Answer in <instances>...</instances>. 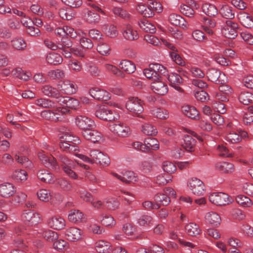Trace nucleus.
<instances>
[{"instance_id":"obj_1","label":"nucleus","mask_w":253,"mask_h":253,"mask_svg":"<svg viewBox=\"0 0 253 253\" xmlns=\"http://www.w3.org/2000/svg\"><path fill=\"white\" fill-rule=\"evenodd\" d=\"M57 156L64 172L70 177L76 179L77 174L72 169L76 165L74 161L63 154H59Z\"/></svg>"},{"instance_id":"obj_2","label":"nucleus","mask_w":253,"mask_h":253,"mask_svg":"<svg viewBox=\"0 0 253 253\" xmlns=\"http://www.w3.org/2000/svg\"><path fill=\"white\" fill-rule=\"evenodd\" d=\"M143 101L138 97H132L129 98L126 104V108L133 115L137 117L143 112Z\"/></svg>"},{"instance_id":"obj_3","label":"nucleus","mask_w":253,"mask_h":253,"mask_svg":"<svg viewBox=\"0 0 253 253\" xmlns=\"http://www.w3.org/2000/svg\"><path fill=\"white\" fill-rule=\"evenodd\" d=\"M239 28L237 23L230 20H226L225 24L221 28V32L225 37L230 39H234L237 36Z\"/></svg>"},{"instance_id":"obj_4","label":"nucleus","mask_w":253,"mask_h":253,"mask_svg":"<svg viewBox=\"0 0 253 253\" xmlns=\"http://www.w3.org/2000/svg\"><path fill=\"white\" fill-rule=\"evenodd\" d=\"M89 156L92 160V163L99 164L103 166H108L110 163L109 157L98 150H91Z\"/></svg>"},{"instance_id":"obj_5","label":"nucleus","mask_w":253,"mask_h":253,"mask_svg":"<svg viewBox=\"0 0 253 253\" xmlns=\"http://www.w3.org/2000/svg\"><path fill=\"white\" fill-rule=\"evenodd\" d=\"M22 220L30 226L37 224L41 220L40 214L34 211L25 210L21 215Z\"/></svg>"},{"instance_id":"obj_6","label":"nucleus","mask_w":253,"mask_h":253,"mask_svg":"<svg viewBox=\"0 0 253 253\" xmlns=\"http://www.w3.org/2000/svg\"><path fill=\"white\" fill-rule=\"evenodd\" d=\"M39 157L43 165L47 168L54 170L59 169V164L56 158L51 155H47L43 153H40Z\"/></svg>"},{"instance_id":"obj_7","label":"nucleus","mask_w":253,"mask_h":253,"mask_svg":"<svg viewBox=\"0 0 253 253\" xmlns=\"http://www.w3.org/2000/svg\"><path fill=\"white\" fill-rule=\"evenodd\" d=\"M76 124L77 126L82 130V131H86L89 128H95L94 122L90 118L85 116H78L76 118Z\"/></svg>"},{"instance_id":"obj_8","label":"nucleus","mask_w":253,"mask_h":253,"mask_svg":"<svg viewBox=\"0 0 253 253\" xmlns=\"http://www.w3.org/2000/svg\"><path fill=\"white\" fill-rule=\"evenodd\" d=\"M209 200L211 203L217 206H224L230 202L229 200V196L222 192L211 194L209 196Z\"/></svg>"},{"instance_id":"obj_9","label":"nucleus","mask_w":253,"mask_h":253,"mask_svg":"<svg viewBox=\"0 0 253 253\" xmlns=\"http://www.w3.org/2000/svg\"><path fill=\"white\" fill-rule=\"evenodd\" d=\"M189 186L193 193L197 196H202L205 192V185L203 181L197 178H192Z\"/></svg>"},{"instance_id":"obj_10","label":"nucleus","mask_w":253,"mask_h":253,"mask_svg":"<svg viewBox=\"0 0 253 253\" xmlns=\"http://www.w3.org/2000/svg\"><path fill=\"white\" fill-rule=\"evenodd\" d=\"M95 116L99 119L106 121H112L115 119L113 112L105 106L100 107L96 111Z\"/></svg>"},{"instance_id":"obj_11","label":"nucleus","mask_w":253,"mask_h":253,"mask_svg":"<svg viewBox=\"0 0 253 253\" xmlns=\"http://www.w3.org/2000/svg\"><path fill=\"white\" fill-rule=\"evenodd\" d=\"M110 130L121 137H126L130 134L128 126L122 123L113 124L109 126Z\"/></svg>"},{"instance_id":"obj_12","label":"nucleus","mask_w":253,"mask_h":253,"mask_svg":"<svg viewBox=\"0 0 253 253\" xmlns=\"http://www.w3.org/2000/svg\"><path fill=\"white\" fill-rule=\"evenodd\" d=\"M151 88L153 91L159 95H164L168 92L167 84L159 79L153 81L151 85Z\"/></svg>"},{"instance_id":"obj_13","label":"nucleus","mask_w":253,"mask_h":253,"mask_svg":"<svg viewBox=\"0 0 253 253\" xmlns=\"http://www.w3.org/2000/svg\"><path fill=\"white\" fill-rule=\"evenodd\" d=\"M82 133L86 140L94 143L98 142L102 137V134L94 128H89L86 131H82Z\"/></svg>"},{"instance_id":"obj_14","label":"nucleus","mask_w":253,"mask_h":253,"mask_svg":"<svg viewBox=\"0 0 253 253\" xmlns=\"http://www.w3.org/2000/svg\"><path fill=\"white\" fill-rule=\"evenodd\" d=\"M41 116L46 120L54 122L61 121L63 119L60 114L57 112L56 109L43 110L41 112Z\"/></svg>"},{"instance_id":"obj_15","label":"nucleus","mask_w":253,"mask_h":253,"mask_svg":"<svg viewBox=\"0 0 253 253\" xmlns=\"http://www.w3.org/2000/svg\"><path fill=\"white\" fill-rule=\"evenodd\" d=\"M89 94L94 99L107 101L110 98V94L108 91L98 88H92L89 90Z\"/></svg>"},{"instance_id":"obj_16","label":"nucleus","mask_w":253,"mask_h":253,"mask_svg":"<svg viewBox=\"0 0 253 253\" xmlns=\"http://www.w3.org/2000/svg\"><path fill=\"white\" fill-rule=\"evenodd\" d=\"M168 80L169 85L180 92H183V90L180 86L183 83V79L181 77L176 73H171L169 75Z\"/></svg>"},{"instance_id":"obj_17","label":"nucleus","mask_w":253,"mask_h":253,"mask_svg":"<svg viewBox=\"0 0 253 253\" xmlns=\"http://www.w3.org/2000/svg\"><path fill=\"white\" fill-rule=\"evenodd\" d=\"M206 75L208 80L215 84H219L223 83L221 79V74L220 70L215 68L209 69L207 72Z\"/></svg>"},{"instance_id":"obj_18","label":"nucleus","mask_w":253,"mask_h":253,"mask_svg":"<svg viewBox=\"0 0 253 253\" xmlns=\"http://www.w3.org/2000/svg\"><path fill=\"white\" fill-rule=\"evenodd\" d=\"M60 86L61 90L65 94H72L76 92L77 86L75 84L69 80H64L62 82Z\"/></svg>"},{"instance_id":"obj_19","label":"nucleus","mask_w":253,"mask_h":253,"mask_svg":"<svg viewBox=\"0 0 253 253\" xmlns=\"http://www.w3.org/2000/svg\"><path fill=\"white\" fill-rule=\"evenodd\" d=\"M65 235L67 240L75 242L82 238V231L76 227H70L66 230Z\"/></svg>"},{"instance_id":"obj_20","label":"nucleus","mask_w":253,"mask_h":253,"mask_svg":"<svg viewBox=\"0 0 253 253\" xmlns=\"http://www.w3.org/2000/svg\"><path fill=\"white\" fill-rule=\"evenodd\" d=\"M247 133L245 131L237 132L235 130H231L228 132L225 136L227 141L231 143H237L242 140V137H245Z\"/></svg>"},{"instance_id":"obj_21","label":"nucleus","mask_w":253,"mask_h":253,"mask_svg":"<svg viewBox=\"0 0 253 253\" xmlns=\"http://www.w3.org/2000/svg\"><path fill=\"white\" fill-rule=\"evenodd\" d=\"M123 35L126 40L130 41L136 40L139 38L137 31L129 24L125 25L123 28Z\"/></svg>"},{"instance_id":"obj_22","label":"nucleus","mask_w":253,"mask_h":253,"mask_svg":"<svg viewBox=\"0 0 253 253\" xmlns=\"http://www.w3.org/2000/svg\"><path fill=\"white\" fill-rule=\"evenodd\" d=\"M169 21L173 25L179 26L182 28H187V22L180 15L176 13L170 14L169 17Z\"/></svg>"},{"instance_id":"obj_23","label":"nucleus","mask_w":253,"mask_h":253,"mask_svg":"<svg viewBox=\"0 0 253 253\" xmlns=\"http://www.w3.org/2000/svg\"><path fill=\"white\" fill-rule=\"evenodd\" d=\"M48 225L55 230H61L65 226V220L60 216H54L48 220Z\"/></svg>"},{"instance_id":"obj_24","label":"nucleus","mask_w":253,"mask_h":253,"mask_svg":"<svg viewBox=\"0 0 253 253\" xmlns=\"http://www.w3.org/2000/svg\"><path fill=\"white\" fill-rule=\"evenodd\" d=\"M149 67L154 72L155 80L161 78V75L165 76L168 74L167 68L162 65L158 63H152L149 65Z\"/></svg>"},{"instance_id":"obj_25","label":"nucleus","mask_w":253,"mask_h":253,"mask_svg":"<svg viewBox=\"0 0 253 253\" xmlns=\"http://www.w3.org/2000/svg\"><path fill=\"white\" fill-rule=\"evenodd\" d=\"M238 19L241 24L247 28L253 27V17L248 13L240 12L238 15Z\"/></svg>"},{"instance_id":"obj_26","label":"nucleus","mask_w":253,"mask_h":253,"mask_svg":"<svg viewBox=\"0 0 253 253\" xmlns=\"http://www.w3.org/2000/svg\"><path fill=\"white\" fill-rule=\"evenodd\" d=\"M37 176L42 182L51 183L54 182V176L48 170L42 169L37 172Z\"/></svg>"},{"instance_id":"obj_27","label":"nucleus","mask_w":253,"mask_h":253,"mask_svg":"<svg viewBox=\"0 0 253 253\" xmlns=\"http://www.w3.org/2000/svg\"><path fill=\"white\" fill-rule=\"evenodd\" d=\"M13 185L10 183H3L0 185V194L3 197H9L15 192Z\"/></svg>"},{"instance_id":"obj_28","label":"nucleus","mask_w":253,"mask_h":253,"mask_svg":"<svg viewBox=\"0 0 253 253\" xmlns=\"http://www.w3.org/2000/svg\"><path fill=\"white\" fill-rule=\"evenodd\" d=\"M95 249L99 253H109L111 251V244L104 240H99L95 243Z\"/></svg>"},{"instance_id":"obj_29","label":"nucleus","mask_w":253,"mask_h":253,"mask_svg":"<svg viewBox=\"0 0 253 253\" xmlns=\"http://www.w3.org/2000/svg\"><path fill=\"white\" fill-rule=\"evenodd\" d=\"M182 111L184 114L192 119L199 118V112L196 108L190 105H184L182 107Z\"/></svg>"},{"instance_id":"obj_30","label":"nucleus","mask_w":253,"mask_h":253,"mask_svg":"<svg viewBox=\"0 0 253 253\" xmlns=\"http://www.w3.org/2000/svg\"><path fill=\"white\" fill-rule=\"evenodd\" d=\"M196 141L192 136L185 135L182 147L187 151L192 152L195 150Z\"/></svg>"},{"instance_id":"obj_31","label":"nucleus","mask_w":253,"mask_h":253,"mask_svg":"<svg viewBox=\"0 0 253 253\" xmlns=\"http://www.w3.org/2000/svg\"><path fill=\"white\" fill-rule=\"evenodd\" d=\"M42 91L45 95L52 98L58 96L60 94V91L57 88L49 84L43 85Z\"/></svg>"},{"instance_id":"obj_32","label":"nucleus","mask_w":253,"mask_h":253,"mask_svg":"<svg viewBox=\"0 0 253 253\" xmlns=\"http://www.w3.org/2000/svg\"><path fill=\"white\" fill-rule=\"evenodd\" d=\"M27 172L23 169H16L12 173L11 178L16 182H23L27 180Z\"/></svg>"},{"instance_id":"obj_33","label":"nucleus","mask_w":253,"mask_h":253,"mask_svg":"<svg viewBox=\"0 0 253 253\" xmlns=\"http://www.w3.org/2000/svg\"><path fill=\"white\" fill-rule=\"evenodd\" d=\"M120 67L128 74H131L135 72L136 66L132 62L124 60L120 63Z\"/></svg>"},{"instance_id":"obj_34","label":"nucleus","mask_w":253,"mask_h":253,"mask_svg":"<svg viewBox=\"0 0 253 253\" xmlns=\"http://www.w3.org/2000/svg\"><path fill=\"white\" fill-rule=\"evenodd\" d=\"M102 30L105 34L110 38H113L118 35L117 28L112 24H104L102 27Z\"/></svg>"},{"instance_id":"obj_35","label":"nucleus","mask_w":253,"mask_h":253,"mask_svg":"<svg viewBox=\"0 0 253 253\" xmlns=\"http://www.w3.org/2000/svg\"><path fill=\"white\" fill-rule=\"evenodd\" d=\"M84 19L86 22L89 24H96L100 21V17L98 14L87 10L86 13L84 14Z\"/></svg>"},{"instance_id":"obj_36","label":"nucleus","mask_w":253,"mask_h":253,"mask_svg":"<svg viewBox=\"0 0 253 253\" xmlns=\"http://www.w3.org/2000/svg\"><path fill=\"white\" fill-rule=\"evenodd\" d=\"M185 230L187 233L191 236H196L201 232L199 226L195 223L191 222L186 225Z\"/></svg>"},{"instance_id":"obj_37","label":"nucleus","mask_w":253,"mask_h":253,"mask_svg":"<svg viewBox=\"0 0 253 253\" xmlns=\"http://www.w3.org/2000/svg\"><path fill=\"white\" fill-rule=\"evenodd\" d=\"M215 167L216 169L224 173H230L234 170V165L232 164L225 162L217 163Z\"/></svg>"},{"instance_id":"obj_38","label":"nucleus","mask_w":253,"mask_h":253,"mask_svg":"<svg viewBox=\"0 0 253 253\" xmlns=\"http://www.w3.org/2000/svg\"><path fill=\"white\" fill-rule=\"evenodd\" d=\"M154 200L156 204H158L160 208L161 206H166L170 201V198L165 194L158 193L155 195Z\"/></svg>"},{"instance_id":"obj_39","label":"nucleus","mask_w":253,"mask_h":253,"mask_svg":"<svg viewBox=\"0 0 253 253\" xmlns=\"http://www.w3.org/2000/svg\"><path fill=\"white\" fill-rule=\"evenodd\" d=\"M203 11L210 17H214L218 13V10L216 6L209 3H204L202 5Z\"/></svg>"},{"instance_id":"obj_40","label":"nucleus","mask_w":253,"mask_h":253,"mask_svg":"<svg viewBox=\"0 0 253 253\" xmlns=\"http://www.w3.org/2000/svg\"><path fill=\"white\" fill-rule=\"evenodd\" d=\"M205 219L207 222L213 226L219 225L221 220L219 215L214 212H210L207 213Z\"/></svg>"},{"instance_id":"obj_41","label":"nucleus","mask_w":253,"mask_h":253,"mask_svg":"<svg viewBox=\"0 0 253 253\" xmlns=\"http://www.w3.org/2000/svg\"><path fill=\"white\" fill-rule=\"evenodd\" d=\"M48 64L56 65L61 64L63 61L62 56L58 53L54 52L49 53L46 58Z\"/></svg>"},{"instance_id":"obj_42","label":"nucleus","mask_w":253,"mask_h":253,"mask_svg":"<svg viewBox=\"0 0 253 253\" xmlns=\"http://www.w3.org/2000/svg\"><path fill=\"white\" fill-rule=\"evenodd\" d=\"M140 28L144 32L149 33H154L156 32V27L146 19H143L138 22Z\"/></svg>"},{"instance_id":"obj_43","label":"nucleus","mask_w":253,"mask_h":253,"mask_svg":"<svg viewBox=\"0 0 253 253\" xmlns=\"http://www.w3.org/2000/svg\"><path fill=\"white\" fill-rule=\"evenodd\" d=\"M122 181L126 184L133 183L138 180L137 176L131 171H126L122 174Z\"/></svg>"},{"instance_id":"obj_44","label":"nucleus","mask_w":253,"mask_h":253,"mask_svg":"<svg viewBox=\"0 0 253 253\" xmlns=\"http://www.w3.org/2000/svg\"><path fill=\"white\" fill-rule=\"evenodd\" d=\"M239 100L244 105H249L253 102V94L249 91H242L239 95Z\"/></svg>"},{"instance_id":"obj_45","label":"nucleus","mask_w":253,"mask_h":253,"mask_svg":"<svg viewBox=\"0 0 253 253\" xmlns=\"http://www.w3.org/2000/svg\"><path fill=\"white\" fill-rule=\"evenodd\" d=\"M35 104L39 107L46 109L52 108L55 106V103L53 101L49 99L43 98L36 99L35 101Z\"/></svg>"},{"instance_id":"obj_46","label":"nucleus","mask_w":253,"mask_h":253,"mask_svg":"<svg viewBox=\"0 0 253 253\" xmlns=\"http://www.w3.org/2000/svg\"><path fill=\"white\" fill-rule=\"evenodd\" d=\"M219 13L224 18L230 20L234 18V13L232 7L228 5H223L219 10Z\"/></svg>"},{"instance_id":"obj_47","label":"nucleus","mask_w":253,"mask_h":253,"mask_svg":"<svg viewBox=\"0 0 253 253\" xmlns=\"http://www.w3.org/2000/svg\"><path fill=\"white\" fill-rule=\"evenodd\" d=\"M144 143L146 145L147 149L150 151L152 150H156L159 148V143L157 139L154 137H147L144 139Z\"/></svg>"},{"instance_id":"obj_48","label":"nucleus","mask_w":253,"mask_h":253,"mask_svg":"<svg viewBox=\"0 0 253 253\" xmlns=\"http://www.w3.org/2000/svg\"><path fill=\"white\" fill-rule=\"evenodd\" d=\"M41 234L42 237L48 242H53L57 240L59 237L57 232L51 230L43 231Z\"/></svg>"},{"instance_id":"obj_49","label":"nucleus","mask_w":253,"mask_h":253,"mask_svg":"<svg viewBox=\"0 0 253 253\" xmlns=\"http://www.w3.org/2000/svg\"><path fill=\"white\" fill-rule=\"evenodd\" d=\"M83 217V213L79 210H74V211H72L68 215L69 220L73 223H77L81 221Z\"/></svg>"},{"instance_id":"obj_50","label":"nucleus","mask_w":253,"mask_h":253,"mask_svg":"<svg viewBox=\"0 0 253 253\" xmlns=\"http://www.w3.org/2000/svg\"><path fill=\"white\" fill-rule=\"evenodd\" d=\"M11 45L15 49L23 50L26 47V43L22 38H15L11 41Z\"/></svg>"},{"instance_id":"obj_51","label":"nucleus","mask_w":253,"mask_h":253,"mask_svg":"<svg viewBox=\"0 0 253 253\" xmlns=\"http://www.w3.org/2000/svg\"><path fill=\"white\" fill-rule=\"evenodd\" d=\"M236 202L243 207H248L252 205L251 199L242 195H238L236 198Z\"/></svg>"},{"instance_id":"obj_52","label":"nucleus","mask_w":253,"mask_h":253,"mask_svg":"<svg viewBox=\"0 0 253 253\" xmlns=\"http://www.w3.org/2000/svg\"><path fill=\"white\" fill-rule=\"evenodd\" d=\"M142 131L147 135H155L157 133V129L151 124H145L142 126Z\"/></svg>"},{"instance_id":"obj_53","label":"nucleus","mask_w":253,"mask_h":253,"mask_svg":"<svg viewBox=\"0 0 253 253\" xmlns=\"http://www.w3.org/2000/svg\"><path fill=\"white\" fill-rule=\"evenodd\" d=\"M54 248L58 251L64 252L68 248V243L62 239L55 241L53 244Z\"/></svg>"},{"instance_id":"obj_54","label":"nucleus","mask_w":253,"mask_h":253,"mask_svg":"<svg viewBox=\"0 0 253 253\" xmlns=\"http://www.w3.org/2000/svg\"><path fill=\"white\" fill-rule=\"evenodd\" d=\"M38 198L42 201L48 202L51 199L50 193L46 189L39 190L37 193Z\"/></svg>"},{"instance_id":"obj_55","label":"nucleus","mask_w":253,"mask_h":253,"mask_svg":"<svg viewBox=\"0 0 253 253\" xmlns=\"http://www.w3.org/2000/svg\"><path fill=\"white\" fill-rule=\"evenodd\" d=\"M112 11L114 14L125 19H129L130 16L126 10L121 7H115L113 8Z\"/></svg>"},{"instance_id":"obj_56","label":"nucleus","mask_w":253,"mask_h":253,"mask_svg":"<svg viewBox=\"0 0 253 253\" xmlns=\"http://www.w3.org/2000/svg\"><path fill=\"white\" fill-rule=\"evenodd\" d=\"M152 114L157 118L166 119L169 117L168 111L161 108H156L152 110Z\"/></svg>"},{"instance_id":"obj_57","label":"nucleus","mask_w":253,"mask_h":253,"mask_svg":"<svg viewBox=\"0 0 253 253\" xmlns=\"http://www.w3.org/2000/svg\"><path fill=\"white\" fill-rule=\"evenodd\" d=\"M153 218L148 215H143L137 220V223L140 226H150L152 224Z\"/></svg>"},{"instance_id":"obj_58","label":"nucleus","mask_w":253,"mask_h":253,"mask_svg":"<svg viewBox=\"0 0 253 253\" xmlns=\"http://www.w3.org/2000/svg\"><path fill=\"white\" fill-rule=\"evenodd\" d=\"M60 148L64 151L72 152L77 150L76 146L73 144H70L66 141H63L61 139L59 143Z\"/></svg>"},{"instance_id":"obj_59","label":"nucleus","mask_w":253,"mask_h":253,"mask_svg":"<svg viewBox=\"0 0 253 253\" xmlns=\"http://www.w3.org/2000/svg\"><path fill=\"white\" fill-rule=\"evenodd\" d=\"M48 76L50 79L52 80H56L63 78L64 77L65 74L63 71L60 69H56L49 71L48 73Z\"/></svg>"},{"instance_id":"obj_60","label":"nucleus","mask_w":253,"mask_h":253,"mask_svg":"<svg viewBox=\"0 0 253 253\" xmlns=\"http://www.w3.org/2000/svg\"><path fill=\"white\" fill-rule=\"evenodd\" d=\"M179 10L181 13L189 17H192L195 13L193 9L186 4L181 5L179 7Z\"/></svg>"},{"instance_id":"obj_61","label":"nucleus","mask_w":253,"mask_h":253,"mask_svg":"<svg viewBox=\"0 0 253 253\" xmlns=\"http://www.w3.org/2000/svg\"><path fill=\"white\" fill-rule=\"evenodd\" d=\"M194 95L196 99L202 102H204L209 99L208 94L203 90H199L195 92Z\"/></svg>"},{"instance_id":"obj_62","label":"nucleus","mask_w":253,"mask_h":253,"mask_svg":"<svg viewBox=\"0 0 253 253\" xmlns=\"http://www.w3.org/2000/svg\"><path fill=\"white\" fill-rule=\"evenodd\" d=\"M27 195L22 192H18L12 199V202L14 204H20L24 202L27 198Z\"/></svg>"},{"instance_id":"obj_63","label":"nucleus","mask_w":253,"mask_h":253,"mask_svg":"<svg viewBox=\"0 0 253 253\" xmlns=\"http://www.w3.org/2000/svg\"><path fill=\"white\" fill-rule=\"evenodd\" d=\"M102 219H101V223L106 226H113L115 225V221L114 218L110 215H101Z\"/></svg>"},{"instance_id":"obj_64","label":"nucleus","mask_w":253,"mask_h":253,"mask_svg":"<svg viewBox=\"0 0 253 253\" xmlns=\"http://www.w3.org/2000/svg\"><path fill=\"white\" fill-rule=\"evenodd\" d=\"M98 52L103 55H108L110 53V47L109 45L105 43H100L97 47Z\"/></svg>"}]
</instances>
